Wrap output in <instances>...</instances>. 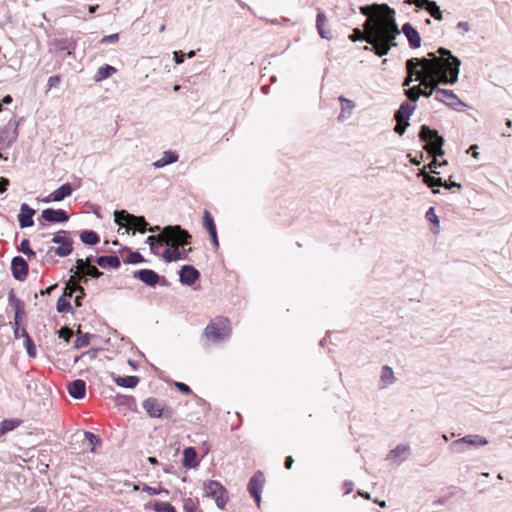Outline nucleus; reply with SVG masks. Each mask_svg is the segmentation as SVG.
I'll list each match as a JSON object with an SVG mask.
<instances>
[{"label":"nucleus","mask_w":512,"mask_h":512,"mask_svg":"<svg viewBox=\"0 0 512 512\" xmlns=\"http://www.w3.org/2000/svg\"><path fill=\"white\" fill-rule=\"evenodd\" d=\"M361 13L368 16L364 23L365 32L359 28L353 30L349 39L353 42L364 40L373 46L374 52L379 57L389 53L395 47L396 37L400 30L395 20V10L386 4L361 7Z\"/></svg>","instance_id":"1"},{"label":"nucleus","mask_w":512,"mask_h":512,"mask_svg":"<svg viewBox=\"0 0 512 512\" xmlns=\"http://www.w3.org/2000/svg\"><path fill=\"white\" fill-rule=\"evenodd\" d=\"M440 57L437 58L439 72L437 79L441 84H455L458 81L461 60L452 55L451 51L446 48L438 50Z\"/></svg>","instance_id":"2"},{"label":"nucleus","mask_w":512,"mask_h":512,"mask_svg":"<svg viewBox=\"0 0 512 512\" xmlns=\"http://www.w3.org/2000/svg\"><path fill=\"white\" fill-rule=\"evenodd\" d=\"M190 235L187 231L181 229L180 226H167L157 236H149L146 243L149 245L152 253L157 254V249L163 243L166 244H189Z\"/></svg>","instance_id":"3"},{"label":"nucleus","mask_w":512,"mask_h":512,"mask_svg":"<svg viewBox=\"0 0 512 512\" xmlns=\"http://www.w3.org/2000/svg\"><path fill=\"white\" fill-rule=\"evenodd\" d=\"M419 138L421 141L426 143L424 149L429 154H432L434 156L433 161L429 164L430 169L432 170L433 173H438L433 168L447 164V161H443L442 163H440L436 159L437 156L444 155V150L442 149L444 145V138L440 136L436 130H432L426 125H423L421 127L419 132Z\"/></svg>","instance_id":"4"},{"label":"nucleus","mask_w":512,"mask_h":512,"mask_svg":"<svg viewBox=\"0 0 512 512\" xmlns=\"http://www.w3.org/2000/svg\"><path fill=\"white\" fill-rule=\"evenodd\" d=\"M231 334L230 322L225 317H216L204 329V337L212 343H220Z\"/></svg>","instance_id":"5"},{"label":"nucleus","mask_w":512,"mask_h":512,"mask_svg":"<svg viewBox=\"0 0 512 512\" xmlns=\"http://www.w3.org/2000/svg\"><path fill=\"white\" fill-rule=\"evenodd\" d=\"M114 221L120 226L127 225L128 228H134L140 233H145L148 226L144 217L129 214L125 210L114 211Z\"/></svg>","instance_id":"6"},{"label":"nucleus","mask_w":512,"mask_h":512,"mask_svg":"<svg viewBox=\"0 0 512 512\" xmlns=\"http://www.w3.org/2000/svg\"><path fill=\"white\" fill-rule=\"evenodd\" d=\"M52 243L57 246L51 247L49 251H54L59 257H66L73 251V240L67 231H58L52 238Z\"/></svg>","instance_id":"7"},{"label":"nucleus","mask_w":512,"mask_h":512,"mask_svg":"<svg viewBox=\"0 0 512 512\" xmlns=\"http://www.w3.org/2000/svg\"><path fill=\"white\" fill-rule=\"evenodd\" d=\"M204 495L212 497L218 508L223 509L227 502V492L225 488L217 481L209 480L203 486Z\"/></svg>","instance_id":"8"},{"label":"nucleus","mask_w":512,"mask_h":512,"mask_svg":"<svg viewBox=\"0 0 512 512\" xmlns=\"http://www.w3.org/2000/svg\"><path fill=\"white\" fill-rule=\"evenodd\" d=\"M487 444L488 440L480 435H466L453 441L449 448L453 453H463L468 446L480 447Z\"/></svg>","instance_id":"9"},{"label":"nucleus","mask_w":512,"mask_h":512,"mask_svg":"<svg viewBox=\"0 0 512 512\" xmlns=\"http://www.w3.org/2000/svg\"><path fill=\"white\" fill-rule=\"evenodd\" d=\"M17 124L8 122L0 128V149L9 148L18 137Z\"/></svg>","instance_id":"10"},{"label":"nucleus","mask_w":512,"mask_h":512,"mask_svg":"<svg viewBox=\"0 0 512 512\" xmlns=\"http://www.w3.org/2000/svg\"><path fill=\"white\" fill-rule=\"evenodd\" d=\"M435 100L444 103L455 110H458V106H466V104L462 102L452 90L448 89H437L435 91Z\"/></svg>","instance_id":"11"},{"label":"nucleus","mask_w":512,"mask_h":512,"mask_svg":"<svg viewBox=\"0 0 512 512\" xmlns=\"http://www.w3.org/2000/svg\"><path fill=\"white\" fill-rule=\"evenodd\" d=\"M429 56H431L432 58L418 59L419 66L423 68V79H435L437 78V72H439V65L437 64L438 57H436L433 53H430Z\"/></svg>","instance_id":"12"},{"label":"nucleus","mask_w":512,"mask_h":512,"mask_svg":"<svg viewBox=\"0 0 512 512\" xmlns=\"http://www.w3.org/2000/svg\"><path fill=\"white\" fill-rule=\"evenodd\" d=\"M142 406L150 417L160 418L165 415L164 403L156 398L150 397L144 400Z\"/></svg>","instance_id":"13"},{"label":"nucleus","mask_w":512,"mask_h":512,"mask_svg":"<svg viewBox=\"0 0 512 512\" xmlns=\"http://www.w3.org/2000/svg\"><path fill=\"white\" fill-rule=\"evenodd\" d=\"M263 483L264 478L261 472H257L256 474H254L248 483V491L251 494V496L255 499L258 505L261 500Z\"/></svg>","instance_id":"14"},{"label":"nucleus","mask_w":512,"mask_h":512,"mask_svg":"<svg viewBox=\"0 0 512 512\" xmlns=\"http://www.w3.org/2000/svg\"><path fill=\"white\" fill-rule=\"evenodd\" d=\"M73 192V188L70 183L61 185L58 189L54 190L47 197L43 198L44 203L60 202L66 197H69Z\"/></svg>","instance_id":"15"},{"label":"nucleus","mask_w":512,"mask_h":512,"mask_svg":"<svg viewBox=\"0 0 512 512\" xmlns=\"http://www.w3.org/2000/svg\"><path fill=\"white\" fill-rule=\"evenodd\" d=\"M133 277L144 284L154 287L160 281V276L151 269H141L133 273Z\"/></svg>","instance_id":"16"},{"label":"nucleus","mask_w":512,"mask_h":512,"mask_svg":"<svg viewBox=\"0 0 512 512\" xmlns=\"http://www.w3.org/2000/svg\"><path fill=\"white\" fill-rule=\"evenodd\" d=\"M41 218L47 222L61 223L66 222L69 219L68 214L62 209H44L41 213Z\"/></svg>","instance_id":"17"},{"label":"nucleus","mask_w":512,"mask_h":512,"mask_svg":"<svg viewBox=\"0 0 512 512\" xmlns=\"http://www.w3.org/2000/svg\"><path fill=\"white\" fill-rule=\"evenodd\" d=\"M179 277L182 284L191 286L198 280L200 273L193 266L184 265L179 272Z\"/></svg>","instance_id":"18"},{"label":"nucleus","mask_w":512,"mask_h":512,"mask_svg":"<svg viewBox=\"0 0 512 512\" xmlns=\"http://www.w3.org/2000/svg\"><path fill=\"white\" fill-rule=\"evenodd\" d=\"M35 210L30 208L28 204L23 203L18 214V221L21 228L31 227L34 224L33 215Z\"/></svg>","instance_id":"19"},{"label":"nucleus","mask_w":512,"mask_h":512,"mask_svg":"<svg viewBox=\"0 0 512 512\" xmlns=\"http://www.w3.org/2000/svg\"><path fill=\"white\" fill-rule=\"evenodd\" d=\"M409 453L410 447L405 444H400L388 453L387 460L395 463H401L408 457Z\"/></svg>","instance_id":"20"},{"label":"nucleus","mask_w":512,"mask_h":512,"mask_svg":"<svg viewBox=\"0 0 512 512\" xmlns=\"http://www.w3.org/2000/svg\"><path fill=\"white\" fill-rule=\"evenodd\" d=\"M12 273L18 280H22L28 274V265L22 257L17 256L13 258Z\"/></svg>","instance_id":"21"},{"label":"nucleus","mask_w":512,"mask_h":512,"mask_svg":"<svg viewBox=\"0 0 512 512\" xmlns=\"http://www.w3.org/2000/svg\"><path fill=\"white\" fill-rule=\"evenodd\" d=\"M402 32L406 36L411 47H413V48L420 47L421 37H420L418 31L410 23H405L402 26Z\"/></svg>","instance_id":"22"},{"label":"nucleus","mask_w":512,"mask_h":512,"mask_svg":"<svg viewBox=\"0 0 512 512\" xmlns=\"http://www.w3.org/2000/svg\"><path fill=\"white\" fill-rule=\"evenodd\" d=\"M68 392L74 399H82L86 394V383L84 380L77 379L68 384Z\"/></svg>","instance_id":"23"},{"label":"nucleus","mask_w":512,"mask_h":512,"mask_svg":"<svg viewBox=\"0 0 512 512\" xmlns=\"http://www.w3.org/2000/svg\"><path fill=\"white\" fill-rule=\"evenodd\" d=\"M416 109V106L413 104H410L409 102H403L399 109L395 113V120L397 122H406L409 121L411 115L413 114L414 110Z\"/></svg>","instance_id":"24"},{"label":"nucleus","mask_w":512,"mask_h":512,"mask_svg":"<svg viewBox=\"0 0 512 512\" xmlns=\"http://www.w3.org/2000/svg\"><path fill=\"white\" fill-rule=\"evenodd\" d=\"M327 23H328V20H327L326 15L324 14V12L319 10L317 13V18H316L317 31L321 38L330 40L332 35H331V31L329 29H326Z\"/></svg>","instance_id":"25"},{"label":"nucleus","mask_w":512,"mask_h":512,"mask_svg":"<svg viewBox=\"0 0 512 512\" xmlns=\"http://www.w3.org/2000/svg\"><path fill=\"white\" fill-rule=\"evenodd\" d=\"M170 247L166 248L162 254V257L166 262H173L180 259H183L181 251L179 250V246H184L180 244H169Z\"/></svg>","instance_id":"26"},{"label":"nucleus","mask_w":512,"mask_h":512,"mask_svg":"<svg viewBox=\"0 0 512 512\" xmlns=\"http://www.w3.org/2000/svg\"><path fill=\"white\" fill-rule=\"evenodd\" d=\"M419 62L418 58L408 59L406 62V68L408 72V76L414 77L416 81L422 82L424 78V73L422 70H418Z\"/></svg>","instance_id":"27"},{"label":"nucleus","mask_w":512,"mask_h":512,"mask_svg":"<svg viewBox=\"0 0 512 512\" xmlns=\"http://www.w3.org/2000/svg\"><path fill=\"white\" fill-rule=\"evenodd\" d=\"M86 262L83 259H78L76 261V270L74 271L71 269V272H73V275L70 278V282H83L86 283L87 279L84 277V273L86 270Z\"/></svg>","instance_id":"28"},{"label":"nucleus","mask_w":512,"mask_h":512,"mask_svg":"<svg viewBox=\"0 0 512 512\" xmlns=\"http://www.w3.org/2000/svg\"><path fill=\"white\" fill-rule=\"evenodd\" d=\"M96 263L101 268H113L117 269L120 267V259L118 256L109 255V256H100L96 259Z\"/></svg>","instance_id":"29"},{"label":"nucleus","mask_w":512,"mask_h":512,"mask_svg":"<svg viewBox=\"0 0 512 512\" xmlns=\"http://www.w3.org/2000/svg\"><path fill=\"white\" fill-rule=\"evenodd\" d=\"M441 84V82L435 78V79H422L421 85H423L421 96L424 97H430L433 94L435 95V91L438 88V85Z\"/></svg>","instance_id":"30"},{"label":"nucleus","mask_w":512,"mask_h":512,"mask_svg":"<svg viewBox=\"0 0 512 512\" xmlns=\"http://www.w3.org/2000/svg\"><path fill=\"white\" fill-rule=\"evenodd\" d=\"M177 161H178L177 153L168 150V151L163 152L162 157L160 159H158L157 161H155L153 163V166L158 169V168L167 166L169 164L175 163Z\"/></svg>","instance_id":"31"},{"label":"nucleus","mask_w":512,"mask_h":512,"mask_svg":"<svg viewBox=\"0 0 512 512\" xmlns=\"http://www.w3.org/2000/svg\"><path fill=\"white\" fill-rule=\"evenodd\" d=\"M339 101L342 103V110L338 116V119L340 121H342L344 119L349 118L352 115V110L354 109L355 104L353 101H351L343 96L339 97Z\"/></svg>","instance_id":"32"},{"label":"nucleus","mask_w":512,"mask_h":512,"mask_svg":"<svg viewBox=\"0 0 512 512\" xmlns=\"http://www.w3.org/2000/svg\"><path fill=\"white\" fill-rule=\"evenodd\" d=\"M196 451L193 447L185 448L183 451V465L187 468H193L198 465L196 462Z\"/></svg>","instance_id":"33"},{"label":"nucleus","mask_w":512,"mask_h":512,"mask_svg":"<svg viewBox=\"0 0 512 512\" xmlns=\"http://www.w3.org/2000/svg\"><path fill=\"white\" fill-rule=\"evenodd\" d=\"M114 382L120 387L134 388L139 383V378L137 376H116Z\"/></svg>","instance_id":"34"},{"label":"nucleus","mask_w":512,"mask_h":512,"mask_svg":"<svg viewBox=\"0 0 512 512\" xmlns=\"http://www.w3.org/2000/svg\"><path fill=\"white\" fill-rule=\"evenodd\" d=\"M380 380L383 383V387L391 385L395 382V376L392 368L390 366H383L381 370Z\"/></svg>","instance_id":"35"},{"label":"nucleus","mask_w":512,"mask_h":512,"mask_svg":"<svg viewBox=\"0 0 512 512\" xmlns=\"http://www.w3.org/2000/svg\"><path fill=\"white\" fill-rule=\"evenodd\" d=\"M115 72H116V69L113 66L104 65V66H101L97 70L94 79L96 82H100V81L107 79L108 77L113 75Z\"/></svg>","instance_id":"36"},{"label":"nucleus","mask_w":512,"mask_h":512,"mask_svg":"<svg viewBox=\"0 0 512 512\" xmlns=\"http://www.w3.org/2000/svg\"><path fill=\"white\" fill-rule=\"evenodd\" d=\"M80 239L84 244L95 245L100 241L99 236L92 230H85L80 234Z\"/></svg>","instance_id":"37"},{"label":"nucleus","mask_w":512,"mask_h":512,"mask_svg":"<svg viewBox=\"0 0 512 512\" xmlns=\"http://www.w3.org/2000/svg\"><path fill=\"white\" fill-rule=\"evenodd\" d=\"M21 336H23L24 338V346L26 348L27 354L30 357H36V347L32 339L30 338L28 332L26 330H22Z\"/></svg>","instance_id":"38"},{"label":"nucleus","mask_w":512,"mask_h":512,"mask_svg":"<svg viewBox=\"0 0 512 512\" xmlns=\"http://www.w3.org/2000/svg\"><path fill=\"white\" fill-rule=\"evenodd\" d=\"M19 425V421L15 419H5L0 422V437L9 431H12Z\"/></svg>","instance_id":"39"},{"label":"nucleus","mask_w":512,"mask_h":512,"mask_svg":"<svg viewBox=\"0 0 512 512\" xmlns=\"http://www.w3.org/2000/svg\"><path fill=\"white\" fill-rule=\"evenodd\" d=\"M422 87L421 83L417 86L411 87L407 90H405L406 96L409 98L410 101L416 102L422 93Z\"/></svg>","instance_id":"40"},{"label":"nucleus","mask_w":512,"mask_h":512,"mask_svg":"<svg viewBox=\"0 0 512 512\" xmlns=\"http://www.w3.org/2000/svg\"><path fill=\"white\" fill-rule=\"evenodd\" d=\"M13 309L15 311L14 324L19 325L22 317L26 316L24 302H16Z\"/></svg>","instance_id":"41"},{"label":"nucleus","mask_w":512,"mask_h":512,"mask_svg":"<svg viewBox=\"0 0 512 512\" xmlns=\"http://www.w3.org/2000/svg\"><path fill=\"white\" fill-rule=\"evenodd\" d=\"M203 226L205 227V229L207 230L208 233L216 230V226H215L213 217L211 216V214L208 210H205L203 213Z\"/></svg>","instance_id":"42"},{"label":"nucleus","mask_w":512,"mask_h":512,"mask_svg":"<svg viewBox=\"0 0 512 512\" xmlns=\"http://www.w3.org/2000/svg\"><path fill=\"white\" fill-rule=\"evenodd\" d=\"M155 512H176L175 508L168 502H155L152 506Z\"/></svg>","instance_id":"43"},{"label":"nucleus","mask_w":512,"mask_h":512,"mask_svg":"<svg viewBox=\"0 0 512 512\" xmlns=\"http://www.w3.org/2000/svg\"><path fill=\"white\" fill-rule=\"evenodd\" d=\"M421 174H423L424 176V183L428 186V187H435V186H442L444 185L443 181L441 178H436L434 176H430L428 174H425L424 172H422Z\"/></svg>","instance_id":"44"},{"label":"nucleus","mask_w":512,"mask_h":512,"mask_svg":"<svg viewBox=\"0 0 512 512\" xmlns=\"http://www.w3.org/2000/svg\"><path fill=\"white\" fill-rule=\"evenodd\" d=\"M71 310V305L66 298V294H63L57 301V311L62 312H69Z\"/></svg>","instance_id":"45"},{"label":"nucleus","mask_w":512,"mask_h":512,"mask_svg":"<svg viewBox=\"0 0 512 512\" xmlns=\"http://www.w3.org/2000/svg\"><path fill=\"white\" fill-rule=\"evenodd\" d=\"M426 10L435 20H442V11L440 10V7L436 4V2L433 1L431 4H429Z\"/></svg>","instance_id":"46"},{"label":"nucleus","mask_w":512,"mask_h":512,"mask_svg":"<svg viewBox=\"0 0 512 512\" xmlns=\"http://www.w3.org/2000/svg\"><path fill=\"white\" fill-rule=\"evenodd\" d=\"M77 282H70L66 286L64 294H66L67 297H71L74 291H79L82 295H84V289L76 284Z\"/></svg>","instance_id":"47"},{"label":"nucleus","mask_w":512,"mask_h":512,"mask_svg":"<svg viewBox=\"0 0 512 512\" xmlns=\"http://www.w3.org/2000/svg\"><path fill=\"white\" fill-rule=\"evenodd\" d=\"M89 339V334L79 335L74 343L75 348L79 349L87 346L89 344Z\"/></svg>","instance_id":"48"},{"label":"nucleus","mask_w":512,"mask_h":512,"mask_svg":"<svg viewBox=\"0 0 512 512\" xmlns=\"http://www.w3.org/2000/svg\"><path fill=\"white\" fill-rule=\"evenodd\" d=\"M85 438L89 441V444L92 446L91 451H94V446L100 444L101 440L98 436L93 434L92 432H85Z\"/></svg>","instance_id":"49"},{"label":"nucleus","mask_w":512,"mask_h":512,"mask_svg":"<svg viewBox=\"0 0 512 512\" xmlns=\"http://www.w3.org/2000/svg\"><path fill=\"white\" fill-rule=\"evenodd\" d=\"M20 250L28 257L35 256V252L30 248L29 241L27 239L22 240Z\"/></svg>","instance_id":"50"},{"label":"nucleus","mask_w":512,"mask_h":512,"mask_svg":"<svg viewBox=\"0 0 512 512\" xmlns=\"http://www.w3.org/2000/svg\"><path fill=\"white\" fill-rule=\"evenodd\" d=\"M83 275H84V277L87 275V276H90L93 278H98L102 275V272H100L95 266L88 265V267H86L85 273Z\"/></svg>","instance_id":"51"},{"label":"nucleus","mask_w":512,"mask_h":512,"mask_svg":"<svg viewBox=\"0 0 512 512\" xmlns=\"http://www.w3.org/2000/svg\"><path fill=\"white\" fill-rule=\"evenodd\" d=\"M143 261H144L143 257L138 252H131L127 258V263H131V264H136V263H140Z\"/></svg>","instance_id":"52"},{"label":"nucleus","mask_w":512,"mask_h":512,"mask_svg":"<svg viewBox=\"0 0 512 512\" xmlns=\"http://www.w3.org/2000/svg\"><path fill=\"white\" fill-rule=\"evenodd\" d=\"M57 333H58L59 338H63L66 342H68L70 340V338L73 334L72 330L67 327L61 328Z\"/></svg>","instance_id":"53"},{"label":"nucleus","mask_w":512,"mask_h":512,"mask_svg":"<svg viewBox=\"0 0 512 512\" xmlns=\"http://www.w3.org/2000/svg\"><path fill=\"white\" fill-rule=\"evenodd\" d=\"M425 216H426V219H427V220H429V221H431V222H433V223H435V224L439 225V218H438V216L436 215L435 210H434V208H433V207H430V208L428 209V211L426 212V215H425Z\"/></svg>","instance_id":"54"},{"label":"nucleus","mask_w":512,"mask_h":512,"mask_svg":"<svg viewBox=\"0 0 512 512\" xmlns=\"http://www.w3.org/2000/svg\"><path fill=\"white\" fill-rule=\"evenodd\" d=\"M183 508L185 512H195L196 505L191 498H187L184 500Z\"/></svg>","instance_id":"55"},{"label":"nucleus","mask_w":512,"mask_h":512,"mask_svg":"<svg viewBox=\"0 0 512 512\" xmlns=\"http://www.w3.org/2000/svg\"><path fill=\"white\" fill-rule=\"evenodd\" d=\"M143 491H145L149 495H158V494H160L162 492L167 493V490H164V489H161V488L157 489V488L150 487V486H144L143 487Z\"/></svg>","instance_id":"56"},{"label":"nucleus","mask_w":512,"mask_h":512,"mask_svg":"<svg viewBox=\"0 0 512 512\" xmlns=\"http://www.w3.org/2000/svg\"><path fill=\"white\" fill-rule=\"evenodd\" d=\"M409 125V122L406 121V122H397L395 128H394V131L396 133H398L399 135H403L407 126Z\"/></svg>","instance_id":"57"},{"label":"nucleus","mask_w":512,"mask_h":512,"mask_svg":"<svg viewBox=\"0 0 512 512\" xmlns=\"http://www.w3.org/2000/svg\"><path fill=\"white\" fill-rule=\"evenodd\" d=\"M60 83V77L59 76H51L48 79V87L49 89L56 87Z\"/></svg>","instance_id":"58"},{"label":"nucleus","mask_w":512,"mask_h":512,"mask_svg":"<svg viewBox=\"0 0 512 512\" xmlns=\"http://www.w3.org/2000/svg\"><path fill=\"white\" fill-rule=\"evenodd\" d=\"M175 386L177 387V389H179L181 392H184V393H190L191 392V389L188 385H186L185 383H182V382H176L175 383Z\"/></svg>","instance_id":"59"},{"label":"nucleus","mask_w":512,"mask_h":512,"mask_svg":"<svg viewBox=\"0 0 512 512\" xmlns=\"http://www.w3.org/2000/svg\"><path fill=\"white\" fill-rule=\"evenodd\" d=\"M118 38H119V35H118L117 33H115V34H111V35L105 36V37L102 39V42H103V43H107V42H117V41H118Z\"/></svg>","instance_id":"60"},{"label":"nucleus","mask_w":512,"mask_h":512,"mask_svg":"<svg viewBox=\"0 0 512 512\" xmlns=\"http://www.w3.org/2000/svg\"><path fill=\"white\" fill-rule=\"evenodd\" d=\"M9 185V180L7 178H0V193H4L7 190Z\"/></svg>","instance_id":"61"},{"label":"nucleus","mask_w":512,"mask_h":512,"mask_svg":"<svg viewBox=\"0 0 512 512\" xmlns=\"http://www.w3.org/2000/svg\"><path fill=\"white\" fill-rule=\"evenodd\" d=\"M432 2L433 1H431V0H416L415 4L417 7L426 9L429 6V4H431Z\"/></svg>","instance_id":"62"},{"label":"nucleus","mask_w":512,"mask_h":512,"mask_svg":"<svg viewBox=\"0 0 512 512\" xmlns=\"http://www.w3.org/2000/svg\"><path fill=\"white\" fill-rule=\"evenodd\" d=\"M8 301H9V304L13 307L15 306L16 302H23L22 300L18 299L15 297L13 291H11L8 295Z\"/></svg>","instance_id":"63"},{"label":"nucleus","mask_w":512,"mask_h":512,"mask_svg":"<svg viewBox=\"0 0 512 512\" xmlns=\"http://www.w3.org/2000/svg\"><path fill=\"white\" fill-rule=\"evenodd\" d=\"M457 28L462 29L463 32H468V31H470V24L466 21H461V22H458Z\"/></svg>","instance_id":"64"}]
</instances>
